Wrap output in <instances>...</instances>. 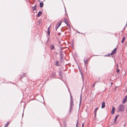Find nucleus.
I'll list each match as a JSON object with an SVG mask.
<instances>
[{
    "label": "nucleus",
    "instance_id": "1",
    "mask_svg": "<svg viewBox=\"0 0 127 127\" xmlns=\"http://www.w3.org/2000/svg\"><path fill=\"white\" fill-rule=\"evenodd\" d=\"M125 108V107L123 104H121L118 107V111L121 112L123 111Z\"/></svg>",
    "mask_w": 127,
    "mask_h": 127
},
{
    "label": "nucleus",
    "instance_id": "2",
    "mask_svg": "<svg viewBox=\"0 0 127 127\" xmlns=\"http://www.w3.org/2000/svg\"><path fill=\"white\" fill-rule=\"evenodd\" d=\"M127 101V95L123 99V103H125Z\"/></svg>",
    "mask_w": 127,
    "mask_h": 127
},
{
    "label": "nucleus",
    "instance_id": "3",
    "mask_svg": "<svg viewBox=\"0 0 127 127\" xmlns=\"http://www.w3.org/2000/svg\"><path fill=\"white\" fill-rule=\"evenodd\" d=\"M62 21H60V22L58 24H57L56 27V30H57V29L61 25Z\"/></svg>",
    "mask_w": 127,
    "mask_h": 127
},
{
    "label": "nucleus",
    "instance_id": "4",
    "mask_svg": "<svg viewBox=\"0 0 127 127\" xmlns=\"http://www.w3.org/2000/svg\"><path fill=\"white\" fill-rule=\"evenodd\" d=\"M116 50H117V49L116 48H115L114 49V50L112 51V52L111 53L110 55H112L115 54L116 52Z\"/></svg>",
    "mask_w": 127,
    "mask_h": 127
},
{
    "label": "nucleus",
    "instance_id": "5",
    "mask_svg": "<svg viewBox=\"0 0 127 127\" xmlns=\"http://www.w3.org/2000/svg\"><path fill=\"white\" fill-rule=\"evenodd\" d=\"M60 59L61 60H62L64 58V55H63V53H60Z\"/></svg>",
    "mask_w": 127,
    "mask_h": 127
},
{
    "label": "nucleus",
    "instance_id": "6",
    "mask_svg": "<svg viewBox=\"0 0 127 127\" xmlns=\"http://www.w3.org/2000/svg\"><path fill=\"white\" fill-rule=\"evenodd\" d=\"M115 110V108L114 107V106H113L112 107V110L111 112V114H113L114 113V111Z\"/></svg>",
    "mask_w": 127,
    "mask_h": 127
},
{
    "label": "nucleus",
    "instance_id": "7",
    "mask_svg": "<svg viewBox=\"0 0 127 127\" xmlns=\"http://www.w3.org/2000/svg\"><path fill=\"white\" fill-rule=\"evenodd\" d=\"M64 22L67 25V26H69V24L67 21V20L65 18L64 19Z\"/></svg>",
    "mask_w": 127,
    "mask_h": 127
},
{
    "label": "nucleus",
    "instance_id": "8",
    "mask_svg": "<svg viewBox=\"0 0 127 127\" xmlns=\"http://www.w3.org/2000/svg\"><path fill=\"white\" fill-rule=\"evenodd\" d=\"M105 106V103L104 102H103L102 103L101 108H104Z\"/></svg>",
    "mask_w": 127,
    "mask_h": 127
},
{
    "label": "nucleus",
    "instance_id": "9",
    "mask_svg": "<svg viewBox=\"0 0 127 127\" xmlns=\"http://www.w3.org/2000/svg\"><path fill=\"white\" fill-rule=\"evenodd\" d=\"M55 65L56 66H60V64L59 63L58 61H56V62Z\"/></svg>",
    "mask_w": 127,
    "mask_h": 127
},
{
    "label": "nucleus",
    "instance_id": "10",
    "mask_svg": "<svg viewBox=\"0 0 127 127\" xmlns=\"http://www.w3.org/2000/svg\"><path fill=\"white\" fill-rule=\"evenodd\" d=\"M42 14V12L41 11H40L39 12L37 15V16L38 17L40 16Z\"/></svg>",
    "mask_w": 127,
    "mask_h": 127
},
{
    "label": "nucleus",
    "instance_id": "11",
    "mask_svg": "<svg viewBox=\"0 0 127 127\" xmlns=\"http://www.w3.org/2000/svg\"><path fill=\"white\" fill-rule=\"evenodd\" d=\"M36 6H37L36 5H35L34 6L32 7V8L33 9V11L36 10Z\"/></svg>",
    "mask_w": 127,
    "mask_h": 127
},
{
    "label": "nucleus",
    "instance_id": "12",
    "mask_svg": "<svg viewBox=\"0 0 127 127\" xmlns=\"http://www.w3.org/2000/svg\"><path fill=\"white\" fill-rule=\"evenodd\" d=\"M88 60L87 59H86V60L85 59L84 60V61L85 63V65L86 64L88 63Z\"/></svg>",
    "mask_w": 127,
    "mask_h": 127
},
{
    "label": "nucleus",
    "instance_id": "13",
    "mask_svg": "<svg viewBox=\"0 0 127 127\" xmlns=\"http://www.w3.org/2000/svg\"><path fill=\"white\" fill-rule=\"evenodd\" d=\"M43 6V3L42 2H40V7L42 8Z\"/></svg>",
    "mask_w": 127,
    "mask_h": 127
},
{
    "label": "nucleus",
    "instance_id": "14",
    "mask_svg": "<svg viewBox=\"0 0 127 127\" xmlns=\"http://www.w3.org/2000/svg\"><path fill=\"white\" fill-rule=\"evenodd\" d=\"M118 116H119V115H117L115 117V119H114V122H115L116 121V120H117V118Z\"/></svg>",
    "mask_w": 127,
    "mask_h": 127
},
{
    "label": "nucleus",
    "instance_id": "15",
    "mask_svg": "<svg viewBox=\"0 0 127 127\" xmlns=\"http://www.w3.org/2000/svg\"><path fill=\"white\" fill-rule=\"evenodd\" d=\"M70 106H73L74 105V104L73 103V101H70Z\"/></svg>",
    "mask_w": 127,
    "mask_h": 127
},
{
    "label": "nucleus",
    "instance_id": "16",
    "mask_svg": "<svg viewBox=\"0 0 127 127\" xmlns=\"http://www.w3.org/2000/svg\"><path fill=\"white\" fill-rule=\"evenodd\" d=\"M54 45L52 44L51 45V50H53L54 49Z\"/></svg>",
    "mask_w": 127,
    "mask_h": 127
},
{
    "label": "nucleus",
    "instance_id": "17",
    "mask_svg": "<svg viewBox=\"0 0 127 127\" xmlns=\"http://www.w3.org/2000/svg\"><path fill=\"white\" fill-rule=\"evenodd\" d=\"M82 99V95H81V96H80V103H79V107L80 106V105H81V102Z\"/></svg>",
    "mask_w": 127,
    "mask_h": 127
},
{
    "label": "nucleus",
    "instance_id": "18",
    "mask_svg": "<svg viewBox=\"0 0 127 127\" xmlns=\"http://www.w3.org/2000/svg\"><path fill=\"white\" fill-rule=\"evenodd\" d=\"M49 27L48 28L47 30V33L48 35H50V32L49 30Z\"/></svg>",
    "mask_w": 127,
    "mask_h": 127
},
{
    "label": "nucleus",
    "instance_id": "19",
    "mask_svg": "<svg viewBox=\"0 0 127 127\" xmlns=\"http://www.w3.org/2000/svg\"><path fill=\"white\" fill-rule=\"evenodd\" d=\"M70 94V101H71L73 100V97L71 95V94Z\"/></svg>",
    "mask_w": 127,
    "mask_h": 127
},
{
    "label": "nucleus",
    "instance_id": "20",
    "mask_svg": "<svg viewBox=\"0 0 127 127\" xmlns=\"http://www.w3.org/2000/svg\"><path fill=\"white\" fill-rule=\"evenodd\" d=\"M73 106H71L70 105V107L69 108L70 111H72V108Z\"/></svg>",
    "mask_w": 127,
    "mask_h": 127
},
{
    "label": "nucleus",
    "instance_id": "21",
    "mask_svg": "<svg viewBox=\"0 0 127 127\" xmlns=\"http://www.w3.org/2000/svg\"><path fill=\"white\" fill-rule=\"evenodd\" d=\"M9 122L7 123L5 125L4 127H7V126L9 124Z\"/></svg>",
    "mask_w": 127,
    "mask_h": 127
},
{
    "label": "nucleus",
    "instance_id": "22",
    "mask_svg": "<svg viewBox=\"0 0 127 127\" xmlns=\"http://www.w3.org/2000/svg\"><path fill=\"white\" fill-rule=\"evenodd\" d=\"M98 107H97V108H96L95 109V110L94 112L96 113V112L97 110H98Z\"/></svg>",
    "mask_w": 127,
    "mask_h": 127
},
{
    "label": "nucleus",
    "instance_id": "23",
    "mask_svg": "<svg viewBox=\"0 0 127 127\" xmlns=\"http://www.w3.org/2000/svg\"><path fill=\"white\" fill-rule=\"evenodd\" d=\"M125 37H124L123 38V39L122 40V43H123L124 42V40H125Z\"/></svg>",
    "mask_w": 127,
    "mask_h": 127
},
{
    "label": "nucleus",
    "instance_id": "24",
    "mask_svg": "<svg viewBox=\"0 0 127 127\" xmlns=\"http://www.w3.org/2000/svg\"><path fill=\"white\" fill-rule=\"evenodd\" d=\"M63 49V48H61L60 49V53H63V52H62V50Z\"/></svg>",
    "mask_w": 127,
    "mask_h": 127
},
{
    "label": "nucleus",
    "instance_id": "25",
    "mask_svg": "<svg viewBox=\"0 0 127 127\" xmlns=\"http://www.w3.org/2000/svg\"><path fill=\"white\" fill-rule=\"evenodd\" d=\"M81 74L82 76V80H84V77L83 74L82 73H81Z\"/></svg>",
    "mask_w": 127,
    "mask_h": 127
},
{
    "label": "nucleus",
    "instance_id": "26",
    "mask_svg": "<svg viewBox=\"0 0 127 127\" xmlns=\"http://www.w3.org/2000/svg\"><path fill=\"white\" fill-rule=\"evenodd\" d=\"M97 83V81H96L95 83L93 84V86L94 87L95 86V84Z\"/></svg>",
    "mask_w": 127,
    "mask_h": 127
},
{
    "label": "nucleus",
    "instance_id": "27",
    "mask_svg": "<svg viewBox=\"0 0 127 127\" xmlns=\"http://www.w3.org/2000/svg\"><path fill=\"white\" fill-rule=\"evenodd\" d=\"M119 71H120V70H119V69H117V71H116L117 72V73H118L119 72Z\"/></svg>",
    "mask_w": 127,
    "mask_h": 127
},
{
    "label": "nucleus",
    "instance_id": "28",
    "mask_svg": "<svg viewBox=\"0 0 127 127\" xmlns=\"http://www.w3.org/2000/svg\"><path fill=\"white\" fill-rule=\"evenodd\" d=\"M52 76L54 77L55 76V75L54 74H52Z\"/></svg>",
    "mask_w": 127,
    "mask_h": 127
},
{
    "label": "nucleus",
    "instance_id": "29",
    "mask_svg": "<svg viewBox=\"0 0 127 127\" xmlns=\"http://www.w3.org/2000/svg\"><path fill=\"white\" fill-rule=\"evenodd\" d=\"M78 123V121H77V123L76 124V127H78L77 126V124Z\"/></svg>",
    "mask_w": 127,
    "mask_h": 127
},
{
    "label": "nucleus",
    "instance_id": "30",
    "mask_svg": "<svg viewBox=\"0 0 127 127\" xmlns=\"http://www.w3.org/2000/svg\"><path fill=\"white\" fill-rule=\"evenodd\" d=\"M100 79V78H98V80L97 81V82H99V79Z\"/></svg>",
    "mask_w": 127,
    "mask_h": 127
},
{
    "label": "nucleus",
    "instance_id": "31",
    "mask_svg": "<svg viewBox=\"0 0 127 127\" xmlns=\"http://www.w3.org/2000/svg\"><path fill=\"white\" fill-rule=\"evenodd\" d=\"M59 75H60V76H61V77H62V73H60Z\"/></svg>",
    "mask_w": 127,
    "mask_h": 127
},
{
    "label": "nucleus",
    "instance_id": "32",
    "mask_svg": "<svg viewBox=\"0 0 127 127\" xmlns=\"http://www.w3.org/2000/svg\"><path fill=\"white\" fill-rule=\"evenodd\" d=\"M84 123H83L82 124V127H83L84 126Z\"/></svg>",
    "mask_w": 127,
    "mask_h": 127
},
{
    "label": "nucleus",
    "instance_id": "33",
    "mask_svg": "<svg viewBox=\"0 0 127 127\" xmlns=\"http://www.w3.org/2000/svg\"><path fill=\"white\" fill-rule=\"evenodd\" d=\"M96 113L95 112V117L96 116Z\"/></svg>",
    "mask_w": 127,
    "mask_h": 127
},
{
    "label": "nucleus",
    "instance_id": "34",
    "mask_svg": "<svg viewBox=\"0 0 127 127\" xmlns=\"http://www.w3.org/2000/svg\"><path fill=\"white\" fill-rule=\"evenodd\" d=\"M112 84V83H111V84Z\"/></svg>",
    "mask_w": 127,
    "mask_h": 127
},
{
    "label": "nucleus",
    "instance_id": "35",
    "mask_svg": "<svg viewBox=\"0 0 127 127\" xmlns=\"http://www.w3.org/2000/svg\"><path fill=\"white\" fill-rule=\"evenodd\" d=\"M60 33H59V35H60Z\"/></svg>",
    "mask_w": 127,
    "mask_h": 127
},
{
    "label": "nucleus",
    "instance_id": "36",
    "mask_svg": "<svg viewBox=\"0 0 127 127\" xmlns=\"http://www.w3.org/2000/svg\"><path fill=\"white\" fill-rule=\"evenodd\" d=\"M126 111L127 112V109L126 110Z\"/></svg>",
    "mask_w": 127,
    "mask_h": 127
},
{
    "label": "nucleus",
    "instance_id": "37",
    "mask_svg": "<svg viewBox=\"0 0 127 127\" xmlns=\"http://www.w3.org/2000/svg\"><path fill=\"white\" fill-rule=\"evenodd\" d=\"M109 55H109H110L109 54V55Z\"/></svg>",
    "mask_w": 127,
    "mask_h": 127
}]
</instances>
